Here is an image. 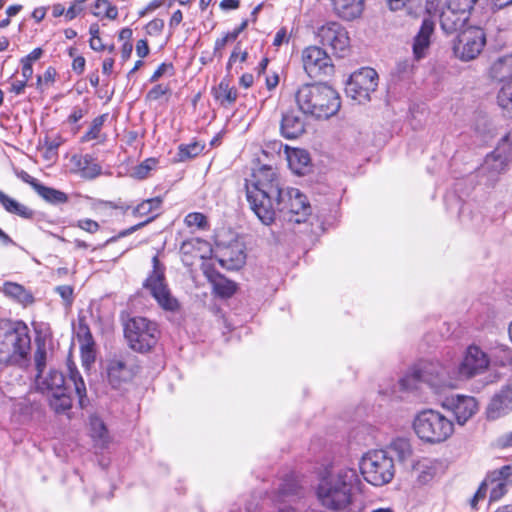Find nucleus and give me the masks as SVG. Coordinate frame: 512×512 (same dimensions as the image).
Segmentation results:
<instances>
[{"mask_svg": "<svg viewBox=\"0 0 512 512\" xmlns=\"http://www.w3.org/2000/svg\"><path fill=\"white\" fill-rule=\"evenodd\" d=\"M488 355L477 345L466 348L458 365L440 362L422 363L413 367L399 380L402 390L418 389L421 384L428 385L436 393L445 389H454L463 381L484 373L489 367Z\"/></svg>", "mask_w": 512, "mask_h": 512, "instance_id": "obj_1", "label": "nucleus"}, {"mask_svg": "<svg viewBox=\"0 0 512 512\" xmlns=\"http://www.w3.org/2000/svg\"><path fill=\"white\" fill-rule=\"evenodd\" d=\"M282 212L288 220L305 222L311 214L307 197L297 188H281L280 177L271 165H266L258 176V219L270 225Z\"/></svg>", "mask_w": 512, "mask_h": 512, "instance_id": "obj_2", "label": "nucleus"}, {"mask_svg": "<svg viewBox=\"0 0 512 512\" xmlns=\"http://www.w3.org/2000/svg\"><path fill=\"white\" fill-rule=\"evenodd\" d=\"M360 483L355 469L331 465L319 472L315 496L326 510L348 512L351 510Z\"/></svg>", "mask_w": 512, "mask_h": 512, "instance_id": "obj_3", "label": "nucleus"}, {"mask_svg": "<svg viewBox=\"0 0 512 512\" xmlns=\"http://www.w3.org/2000/svg\"><path fill=\"white\" fill-rule=\"evenodd\" d=\"M295 101L302 113L324 119L335 115L341 106L339 94L321 83L300 86L295 93Z\"/></svg>", "mask_w": 512, "mask_h": 512, "instance_id": "obj_4", "label": "nucleus"}, {"mask_svg": "<svg viewBox=\"0 0 512 512\" xmlns=\"http://www.w3.org/2000/svg\"><path fill=\"white\" fill-rule=\"evenodd\" d=\"M30 349L28 328L21 322L0 320V364L18 363Z\"/></svg>", "mask_w": 512, "mask_h": 512, "instance_id": "obj_5", "label": "nucleus"}, {"mask_svg": "<svg viewBox=\"0 0 512 512\" xmlns=\"http://www.w3.org/2000/svg\"><path fill=\"white\" fill-rule=\"evenodd\" d=\"M413 428L421 440L432 444L444 442L454 433L452 420L434 409L419 412Z\"/></svg>", "mask_w": 512, "mask_h": 512, "instance_id": "obj_6", "label": "nucleus"}, {"mask_svg": "<svg viewBox=\"0 0 512 512\" xmlns=\"http://www.w3.org/2000/svg\"><path fill=\"white\" fill-rule=\"evenodd\" d=\"M38 391L49 396V405L56 413H63L72 407L65 377L56 369H49L35 376Z\"/></svg>", "mask_w": 512, "mask_h": 512, "instance_id": "obj_7", "label": "nucleus"}, {"mask_svg": "<svg viewBox=\"0 0 512 512\" xmlns=\"http://www.w3.org/2000/svg\"><path fill=\"white\" fill-rule=\"evenodd\" d=\"M124 336L128 346L135 352H150L158 343V324L145 317H132L124 324Z\"/></svg>", "mask_w": 512, "mask_h": 512, "instance_id": "obj_8", "label": "nucleus"}, {"mask_svg": "<svg viewBox=\"0 0 512 512\" xmlns=\"http://www.w3.org/2000/svg\"><path fill=\"white\" fill-rule=\"evenodd\" d=\"M360 471L368 483L374 486H383L394 478L393 458L385 450L368 451L361 458Z\"/></svg>", "mask_w": 512, "mask_h": 512, "instance_id": "obj_9", "label": "nucleus"}, {"mask_svg": "<svg viewBox=\"0 0 512 512\" xmlns=\"http://www.w3.org/2000/svg\"><path fill=\"white\" fill-rule=\"evenodd\" d=\"M144 287L163 310L170 312L179 310V301L172 295L166 283L164 268L160 266L157 256L153 257V271L145 280Z\"/></svg>", "mask_w": 512, "mask_h": 512, "instance_id": "obj_10", "label": "nucleus"}, {"mask_svg": "<svg viewBox=\"0 0 512 512\" xmlns=\"http://www.w3.org/2000/svg\"><path fill=\"white\" fill-rule=\"evenodd\" d=\"M378 74L370 67L354 72L346 83L345 93L351 99L363 104L370 100V95L378 86Z\"/></svg>", "mask_w": 512, "mask_h": 512, "instance_id": "obj_11", "label": "nucleus"}, {"mask_svg": "<svg viewBox=\"0 0 512 512\" xmlns=\"http://www.w3.org/2000/svg\"><path fill=\"white\" fill-rule=\"evenodd\" d=\"M485 45L484 30L480 27H468L458 35L454 53L462 61H471L480 55Z\"/></svg>", "mask_w": 512, "mask_h": 512, "instance_id": "obj_12", "label": "nucleus"}, {"mask_svg": "<svg viewBox=\"0 0 512 512\" xmlns=\"http://www.w3.org/2000/svg\"><path fill=\"white\" fill-rule=\"evenodd\" d=\"M319 42L338 56L344 57L350 48V38L347 30L337 22H327L317 29Z\"/></svg>", "mask_w": 512, "mask_h": 512, "instance_id": "obj_13", "label": "nucleus"}, {"mask_svg": "<svg viewBox=\"0 0 512 512\" xmlns=\"http://www.w3.org/2000/svg\"><path fill=\"white\" fill-rule=\"evenodd\" d=\"M301 59L303 69L310 78H322L334 72L330 56L318 46L306 47L302 51Z\"/></svg>", "mask_w": 512, "mask_h": 512, "instance_id": "obj_14", "label": "nucleus"}, {"mask_svg": "<svg viewBox=\"0 0 512 512\" xmlns=\"http://www.w3.org/2000/svg\"><path fill=\"white\" fill-rule=\"evenodd\" d=\"M446 4L447 0H426L425 8L429 15L439 14L442 30L450 34L462 27L468 16L460 15V13L447 7Z\"/></svg>", "mask_w": 512, "mask_h": 512, "instance_id": "obj_15", "label": "nucleus"}, {"mask_svg": "<svg viewBox=\"0 0 512 512\" xmlns=\"http://www.w3.org/2000/svg\"><path fill=\"white\" fill-rule=\"evenodd\" d=\"M509 159L506 155L493 151L488 154L483 164L477 170L480 183L486 186H493L499 176L507 170Z\"/></svg>", "mask_w": 512, "mask_h": 512, "instance_id": "obj_16", "label": "nucleus"}, {"mask_svg": "<svg viewBox=\"0 0 512 512\" xmlns=\"http://www.w3.org/2000/svg\"><path fill=\"white\" fill-rule=\"evenodd\" d=\"M441 406L454 414L459 425H464L479 409L477 400L465 395L447 397Z\"/></svg>", "mask_w": 512, "mask_h": 512, "instance_id": "obj_17", "label": "nucleus"}, {"mask_svg": "<svg viewBox=\"0 0 512 512\" xmlns=\"http://www.w3.org/2000/svg\"><path fill=\"white\" fill-rule=\"evenodd\" d=\"M512 412V382L501 387L491 398L486 416L489 420H496Z\"/></svg>", "mask_w": 512, "mask_h": 512, "instance_id": "obj_18", "label": "nucleus"}, {"mask_svg": "<svg viewBox=\"0 0 512 512\" xmlns=\"http://www.w3.org/2000/svg\"><path fill=\"white\" fill-rule=\"evenodd\" d=\"M435 23L431 18H424L419 31L413 39V56L416 60L423 59L427 56L432 36L434 35Z\"/></svg>", "mask_w": 512, "mask_h": 512, "instance_id": "obj_19", "label": "nucleus"}, {"mask_svg": "<svg viewBox=\"0 0 512 512\" xmlns=\"http://www.w3.org/2000/svg\"><path fill=\"white\" fill-rule=\"evenodd\" d=\"M77 340L80 345L81 360L85 367H89L96 358V344L90 328L83 321H79Z\"/></svg>", "mask_w": 512, "mask_h": 512, "instance_id": "obj_20", "label": "nucleus"}, {"mask_svg": "<svg viewBox=\"0 0 512 512\" xmlns=\"http://www.w3.org/2000/svg\"><path fill=\"white\" fill-rule=\"evenodd\" d=\"M238 194H245L250 209L256 213V168L245 167L241 171V179L238 183Z\"/></svg>", "mask_w": 512, "mask_h": 512, "instance_id": "obj_21", "label": "nucleus"}, {"mask_svg": "<svg viewBox=\"0 0 512 512\" xmlns=\"http://www.w3.org/2000/svg\"><path fill=\"white\" fill-rule=\"evenodd\" d=\"M305 113L301 110L290 111L283 115L281 122V131L284 137L294 139L302 135L305 131Z\"/></svg>", "mask_w": 512, "mask_h": 512, "instance_id": "obj_22", "label": "nucleus"}, {"mask_svg": "<svg viewBox=\"0 0 512 512\" xmlns=\"http://www.w3.org/2000/svg\"><path fill=\"white\" fill-rule=\"evenodd\" d=\"M106 373L108 382L113 388L120 387L132 378V370L120 358H113L108 361Z\"/></svg>", "mask_w": 512, "mask_h": 512, "instance_id": "obj_23", "label": "nucleus"}, {"mask_svg": "<svg viewBox=\"0 0 512 512\" xmlns=\"http://www.w3.org/2000/svg\"><path fill=\"white\" fill-rule=\"evenodd\" d=\"M334 12L342 19L351 21L361 16L364 0H329Z\"/></svg>", "mask_w": 512, "mask_h": 512, "instance_id": "obj_24", "label": "nucleus"}, {"mask_svg": "<svg viewBox=\"0 0 512 512\" xmlns=\"http://www.w3.org/2000/svg\"><path fill=\"white\" fill-rule=\"evenodd\" d=\"M285 157L291 171L297 175H304L310 168V156L304 149H290L285 146Z\"/></svg>", "mask_w": 512, "mask_h": 512, "instance_id": "obj_25", "label": "nucleus"}, {"mask_svg": "<svg viewBox=\"0 0 512 512\" xmlns=\"http://www.w3.org/2000/svg\"><path fill=\"white\" fill-rule=\"evenodd\" d=\"M283 148L285 149V146H283L280 140L269 141L265 144L261 150L262 157L258 155V166H261L258 169V176L266 165H271L275 172L278 174L274 164L276 163L277 159L281 157V151Z\"/></svg>", "mask_w": 512, "mask_h": 512, "instance_id": "obj_26", "label": "nucleus"}, {"mask_svg": "<svg viewBox=\"0 0 512 512\" xmlns=\"http://www.w3.org/2000/svg\"><path fill=\"white\" fill-rule=\"evenodd\" d=\"M490 74L493 79L502 83L512 81V54L494 61L490 68Z\"/></svg>", "mask_w": 512, "mask_h": 512, "instance_id": "obj_27", "label": "nucleus"}, {"mask_svg": "<svg viewBox=\"0 0 512 512\" xmlns=\"http://www.w3.org/2000/svg\"><path fill=\"white\" fill-rule=\"evenodd\" d=\"M413 470L417 473V481L420 484H427L436 475L437 462L433 459L422 458L413 464Z\"/></svg>", "mask_w": 512, "mask_h": 512, "instance_id": "obj_28", "label": "nucleus"}, {"mask_svg": "<svg viewBox=\"0 0 512 512\" xmlns=\"http://www.w3.org/2000/svg\"><path fill=\"white\" fill-rule=\"evenodd\" d=\"M215 99L223 106L233 104L237 98V90L230 85V81L223 78L217 87L213 89Z\"/></svg>", "mask_w": 512, "mask_h": 512, "instance_id": "obj_29", "label": "nucleus"}, {"mask_svg": "<svg viewBox=\"0 0 512 512\" xmlns=\"http://www.w3.org/2000/svg\"><path fill=\"white\" fill-rule=\"evenodd\" d=\"M2 291L8 297L24 305L31 304L34 301L31 292L27 291L22 285L14 282L4 283Z\"/></svg>", "mask_w": 512, "mask_h": 512, "instance_id": "obj_30", "label": "nucleus"}, {"mask_svg": "<svg viewBox=\"0 0 512 512\" xmlns=\"http://www.w3.org/2000/svg\"><path fill=\"white\" fill-rule=\"evenodd\" d=\"M68 370H69V381L72 382L74 385L75 393L79 399V405L81 408H84L89 403V400L87 398V390H86L85 382L75 366L69 365Z\"/></svg>", "mask_w": 512, "mask_h": 512, "instance_id": "obj_31", "label": "nucleus"}, {"mask_svg": "<svg viewBox=\"0 0 512 512\" xmlns=\"http://www.w3.org/2000/svg\"><path fill=\"white\" fill-rule=\"evenodd\" d=\"M0 203L2 204L4 209L9 213L16 214L26 219L31 218L33 216V211L31 209L19 203L15 199L9 197L2 191H0Z\"/></svg>", "mask_w": 512, "mask_h": 512, "instance_id": "obj_32", "label": "nucleus"}, {"mask_svg": "<svg viewBox=\"0 0 512 512\" xmlns=\"http://www.w3.org/2000/svg\"><path fill=\"white\" fill-rule=\"evenodd\" d=\"M214 293L221 298H230L237 290L235 282L222 275H216L211 279Z\"/></svg>", "mask_w": 512, "mask_h": 512, "instance_id": "obj_33", "label": "nucleus"}, {"mask_svg": "<svg viewBox=\"0 0 512 512\" xmlns=\"http://www.w3.org/2000/svg\"><path fill=\"white\" fill-rule=\"evenodd\" d=\"M76 164L80 170L81 176L84 178L93 179L101 174V166L98 165L89 154L81 156Z\"/></svg>", "mask_w": 512, "mask_h": 512, "instance_id": "obj_34", "label": "nucleus"}, {"mask_svg": "<svg viewBox=\"0 0 512 512\" xmlns=\"http://www.w3.org/2000/svg\"><path fill=\"white\" fill-rule=\"evenodd\" d=\"M90 431L91 436L99 446H104L108 443L109 435L104 422L98 416L90 417Z\"/></svg>", "mask_w": 512, "mask_h": 512, "instance_id": "obj_35", "label": "nucleus"}, {"mask_svg": "<svg viewBox=\"0 0 512 512\" xmlns=\"http://www.w3.org/2000/svg\"><path fill=\"white\" fill-rule=\"evenodd\" d=\"M35 192L50 204L55 205L68 202V196L66 193L52 187H47L43 184H40Z\"/></svg>", "mask_w": 512, "mask_h": 512, "instance_id": "obj_36", "label": "nucleus"}, {"mask_svg": "<svg viewBox=\"0 0 512 512\" xmlns=\"http://www.w3.org/2000/svg\"><path fill=\"white\" fill-rule=\"evenodd\" d=\"M400 462H405L412 456V447L408 439L396 438L389 446Z\"/></svg>", "mask_w": 512, "mask_h": 512, "instance_id": "obj_37", "label": "nucleus"}, {"mask_svg": "<svg viewBox=\"0 0 512 512\" xmlns=\"http://www.w3.org/2000/svg\"><path fill=\"white\" fill-rule=\"evenodd\" d=\"M162 200L159 197L149 198L142 201L132 209V214L136 217H145L159 210Z\"/></svg>", "mask_w": 512, "mask_h": 512, "instance_id": "obj_38", "label": "nucleus"}, {"mask_svg": "<svg viewBox=\"0 0 512 512\" xmlns=\"http://www.w3.org/2000/svg\"><path fill=\"white\" fill-rule=\"evenodd\" d=\"M497 102L501 109L512 117V81L503 83L497 95Z\"/></svg>", "mask_w": 512, "mask_h": 512, "instance_id": "obj_39", "label": "nucleus"}, {"mask_svg": "<svg viewBox=\"0 0 512 512\" xmlns=\"http://www.w3.org/2000/svg\"><path fill=\"white\" fill-rule=\"evenodd\" d=\"M93 15L96 17H106L110 20H115L118 17V9L112 5L109 0H96L93 4Z\"/></svg>", "mask_w": 512, "mask_h": 512, "instance_id": "obj_40", "label": "nucleus"}, {"mask_svg": "<svg viewBox=\"0 0 512 512\" xmlns=\"http://www.w3.org/2000/svg\"><path fill=\"white\" fill-rule=\"evenodd\" d=\"M107 117L108 114H102L96 117L92 121L90 129L82 136L81 142H89L91 140L99 139L101 137V129Z\"/></svg>", "mask_w": 512, "mask_h": 512, "instance_id": "obj_41", "label": "nucleus"}, {"mask_svg": "<svg viewBox=\"0 0 512 512\" xmlns=\"http://www.w3.org/2000/svg\"><path fill=\"white\" fill-rule=\"evenodd\" d=\"M205 241L200 238H191L182 242L180 246V253L184 257L197 258L200 246L204 245Z\"/></svg>", "mask_w": 512, "mask_h": 512, "instance_id": "obj_42", "label": "nucleus"}, {"mask_svg": "<svg viewBox=\"0 0 512 512\" xmlns=\"http://www.w3.org/2000/svg\"><path fill=\"white\" fill-rule=\"evenodd\" d=\"M203 148L204 146L198 142H193L187 145L181 144L178 147V160L186 161L188 159L194 158L202 152Z\"/></svg>", "mask_w": 512, "mask_h": 512, "instance_id": "obj_43", "label": "nucleus"}, {"mask_svg": "<svg viewBox=\"0 0 512 512\" xmlns=\"http://www.w3.org/2000/svg\"><path fill=\"white\" fill-rule=\"evenodd\" d=\"M48 352L45 343H38L34 353V364L37 374L47 371Z\"/></svg>", "mask_w": 512, "mask_h": 512, "instance_id": "obj_44", "label": "nucleus"}, {"mask_svg": "<svg viewBox=\"0 0 512 512\" xmlns=\"http://www.w3.org/2000/svg\"><path fill=\"white\" fill-rule=\"evenodd\" d=\"M158 161L155 158H148L133 168L132 176L136 179L142 180L148 177L150 171L155 169Z\"/></svg>", "mask_w": 512, "mask_h": 512, "instance_id": "obj_45", "label": "nucleus"}, {"mask_svg": "<svg viewBox=\"0 0 512 512\" xmlns=\"http://www.w3.org/2000/svg\"><path fill=\"white\" fill-rule=\"evenodd\" d=\"M57 72L54 67H48L43 75H38L36 80V88L43 92L50 86H52L55 82Z\"/></svg>", "mask_w": 512, "mask_h": 512, "instance_id": "obj_46", "label": "nucleus"}, {"mask_svg": "<svg viewBox=\"0 0 512 512\" xmlns=\"http://www.w3.org/2000/svg\"><path fill=\"white\" fill-rule=\"evenodd\" d=\"M511 484V481L506 480H495L493 482H489V486L492 485L490 491L489 500L490 502L499 501L508 491V486Z\"/></svg>", "mask_w": 512, "mask_h": 512, "instance_id": "obj_47", "label": "nucleus"}, {"mask_svg": "<svg viewBox=\"0 0 512 512\" xmlns=\"http://www.w3.org/2000/svg\"><path fill=\"white\" fill-rule=\"evenodd\" d=\"M184 223L190 227H196L200 230H205L208 228V220L207 217L200 212H191L185 216Z\"/></svg>", "mask_w": 512, "mask_h": 512, "instance_id": "obj_48", "label": "nucleus"}, {"mask_svg": "<svg viewBox=\"0 0 512 512\" xmlns=\"http://www.w3.org/2000/svg\"><path fill=\"white\" fill-rule=\"evenodd\" d=\"M476 2L477 0H447L446 6L460 13V15L468 16Z\"/></svg>", "mask_w": 512, "mask_h": 512, "instance_id": "obj_49", "label": "nucleus"}, {"mask_svg": "<svg viewBox=\"0 0 512 512\" xmlns=\"http://www.w3.org/2000/svg\"><path fill=\"white\" fill-rule=\"evenodd\" d=\"M489 480L491 482L495 480H506L510 481V477H512V462L502 466L499 469L491 471L489 474Z\"/></svg>", "mask_w": 512, "mask_h": 512, "instance_id": "obj_50", "label": "nucleus"}, {"mask_svg": "<svg viewBox=\"0 0 512 512\" xmlns=\"http://www.w3.org/2000/svg\"><path fill=\"white\" fill-rule=\"evenodd\" d=\"M153 219H154V216L148 217L145 221H143V222H141L139 224H136V225H134V226H132V227H130L128 229H125V230L119 232L118 235L109 238L106 241V244L113 243V242L117 241L119 238H122V237L130 235L131 233L135 232L136 230L142 228L143 226H145L146 224L151 222Z\"/></svg>", "mask_w": 512, "mask_h": 512, "instance_id": "obj_51", "label": "nucleus"}, {"mask_svg": "<svg viewBox=\"0 0 512 512\" xmlns=\"http://www.w3.org/2000/svg\"><path fill=\"white\" fill-rule=\"evenodd\" d=\"M170 92L167 86L162 84L155 85L146 95V98L151 101L159 100L162 96Z\"/></svg>", "mask_w": 512, "mask_h": 512, "instance_id": "obj_52", "label": "nucleus"}, {"mask_svg": "<svg viewBox=\"0 0 512 512\" xmlns=\"http://www.w3.org/2000/svg\"><path fill=\"white\" fill-rule=\"evenodd\" d=\"M76 226L90 234H94L100 229L98 222L88 218L78 220Z\"/></svg>", "mask_w": 512, "mask_h": 512, "instance_id": "obj_53", "label": "nucleus"}, {"mask_svg": "<svg viewBox=\"0 0 512 512\" xmlns=\"http://www.w3.org/2000/svg\"><path fill=\"white\" fill-rule=\"evenodd\" d=\"M86 0H75L65 12V18L67 20H73L77 15L83 11V3Z\"/></svg>", "mask_w": 512, "mask_h": 512, "instance_id": "obj_54", "label": "nucleus"}, {"mask_svg": "<svg viewBox=\"0 0 512 512\" xmlns=\"http://www.w3.org/2000/svg\"><path fill=\"white\" fill-rule=\"evenodd\" d=\"M60 297L67 303L71 304L73 300V288L69 285H61L55 288Z\"/></svg>", "mask_w": 512, "mask_h": 512, "instance_id": "obj_55", "label": "nucleus"}, {"mask_svg": "<svg viewBox=\"0 0 512 512\" xmlns=\"http://www.w3.org/2000/svg\"><path fill=\"white\" fill-rule=\"evenodd\" d=\"M489 482H491V481L489 480V475H487V477L482 482V484L480 485L479 489L477 490V492L475 493V495L471 501L472 507H475L476 503L480 499H483L486 496V491H487V487L489 486Z\"/></svg>", "mask_w": 512, "mask_h": 512, "instance_id": "obj_56", "label": "nucleus"}, {"mask_svg": "<svg viewBox=\"0 0 512 512\" xmlns=\"http://www.w3.org/2000/svg\"><path fill=\"white\" fill-rule=\"evenodd\" d=\"M300 486L295 481L286 480L280 487V492L283 495L297 494Z\"/></svg>", "mask_w": 512, "mask_h": 512, "instance_id": "obj_57", "label": "nucleus"}, {"mask_svg": "<svg viewBox=\"0 0 512 512\" xmlns=\"http://www.w3.org/2000/svg\"><path fill=\"white\" fill-rule=\"evenodd\" d=\"M18 178H20L23 182L29 184L35 191L37 190L38 186H40V182L32 177L29 173H27L24 170H21L17 173Z\"/></svg>", "mask_w": 512, "mask_h": 512, "instance_id": "obj_58", "label": "nucleus"}, {"mask_svg": "<svg viewBox=\"0 0 512 512\" xmlns=\"http://www.w3.org/2000/svg\"><path fill=\"white\" fill-rule=\"evenodd\" d=\"M247 55V52L242 51L240 47L237 45L229 58L228 64L231 65L232 63H235L237 61L244 62L247 59Z\"/></svg>", "mask_w": 512, "mask_h": 512, "instance_id": "obj_59", "label": "nucleus"}, {"mask_svg": "<svg viewBox=\"0 0 512 512\" xmlns=\"http://www.w3.org/2000/svg\"><path fill=\"white\" fill-rule=\"evenodd\" d=\"M236 40V33H227L225 36L218 38L215 42V50L223 49L227 43L233 42Z\"/></svg>", "mask_w": 512, "mask_h": 512, "instance_id": "obj_60", "label": "nucleus"}, {"mask_svg": "<svg viewBox=\"0 0 512 512\" xmlns=\"http://www.w3.org/2000/svg\"><path fill=\"white\" fill-rule=\"evenodd\" d=\"M172 64L168 63H162L159 65V67L155 70L153 75L150 78L151 82H156L160 77H162L168 70L172 69Z\"/></svg>", "mask_w": 512, "mask_h": 512, "instance_id": "obj_61", "label": "nucleus"}, {"mask_svg": "<svg viewBox=\"0 0 512 512\" xmlns=\"http://www.w3.org/2000/svg\"><path fill=\"white\" fill-rule=\"evenodd\" d=\"M26 86V80H14L13 82H11L9 91L14 93L15 95H21L24 92Z\"/></svg>", "mask_w": 512, "mask_h": 512, "instance_id": "obj_62", "label": "nucleus"}, {"mask_svg": "<svg viewBox=\"0 0 512 512\" xmlns=\"http://www.w3.org/2000/svg\"><path fill=\"white\" fill-rule=\"evenodd\" d=\"M42 55L43 50L38 47L32 50L26 57L22 58L21 62L29 63L32 65V63L40 59Z\"/></svg>", "mask_w": 512, "mask_h": 512, "instance_id": "obj_63", "label": "nucleus"}, {"mask_svg": "<svg viewBox=\"0 0 512 512\" xmlns=\"http://www.w3.org/2000/svg\"><path fill=\"white\" fill-rule=\"evenodd\" d=\"M136 53L140 58H144L149 53V46L146 40L141 39L136 44Z\"/></svg>", "mask_w": 512, "mask_h": 512, "instance_id": "obj_64", "label": "nucleus"}]
</instances>
